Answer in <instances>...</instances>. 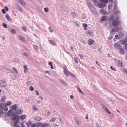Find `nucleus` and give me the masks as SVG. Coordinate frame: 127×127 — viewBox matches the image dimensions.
I'll use <instances>...</instances> for the list:
<instances>
[{
	"label": "nucleus",
	"instance_id": "obj_1",
	"mask_svg": "<svg viewBox=\"0 0 127 127\" xmlns=\"http://www.w3.org/2000/svg\"><path fill=\"white\" fill-rule=\"evenodd\" d=\"M17 113V111L16 112L14 113L12 115V120L14 122H15L16 120H19V117L18 116V113Z\"/></svg>",
	"mask_w": 127,
	"mask_h": 127
},
{
	"label": "nucleus",
	"instance_id": "obj_2",
	"mask_svg": "<svg viewBox=\"0 0 127 127\" xmlns=\"http://www.w3.org/2000/svg\"><path fill=\"white\" fill-rule=\"evenodd\" d=\"M0 85L2 87H4L7 85V83L4 79L0 80Z\"/></svg>",
	"mask_w": 127,
	"mask_h": 127
},
{
	"label": "nucleus",
	"instance_id": "obj_3",
	"mask_svg": "<svg viewBox=\"0 0 127 127\" xmlns=\"http://www.w3.org/2000/svg\"><path fill=\"white\" fill-rule=\"evenodd\" d=\"M94 5L96 6H97L99 8H102L105 6V5L104 4H101L99 3L98 1L96 0L95 2H94Z\"/></svg>",
	"mask_w": 127,
	"mask_h": 127
},
{
	"label": "nucleus",
	"instance_id": "obj_4",
	"mask_svg": "<svg viewBox=\"0 0 127 127\" xmlns=\"http://www.w3.org/2000/svg\"><path fill=\"white\" fill-rule=\"evenodd\" d=\"M64 73L66 76H68L70 73V72L68 70L67 67L65 65H64Z\"/></svg>",
	"mask_w": 127,
	"mask_h": 127
},
{
	"label": "nucleus",
	"instance_id": "obj_5",
	"mask_svg": "<svg viewBox=\"0 0 127 127\" xmlns=\"http://www.w3.org/2000/svg\"><path fill=\"white\" fill-rule=\"evenodd\" d=\"M120 21H118L116 20H114L113 21L112 24L114 26H117L119 24Z\"/></svg>",
	"mask_w": 127,
	"mask_h": 127
},
{
	"label": "nucleus",
	"instance_id": "obj_6",
	"mask_svg": "<svg viewBox=\"0 0 127 127\" xmlns=\"http://www.w3.org/2000/svg\"><path fill=\"white\" fill-rule=\"evenodd\" d=\"M17 37L21 41H23L24 42H25V38L23 36H21L20 35H18Z\"/></svg>",
	"mask_w": 127,
	"mask_h": 127
},
{
	"label": "nucleus",
	"instance_id": "obj_7",
	"mask_svg": "<svg viewBox=\"0 0 127 127\" xmlns=\"http://www.w3.org/2000/svg\"><path fill=\"white\" fill-rule=\"evenodd\" d=\"M102 108L106 112L108 113L109 114H111V113L109 111L108 109L104 105L102 104Z\"/></svg>",
	"mask_w": 127,
	"mask_h": 127
},
{
	"label": "nucleus",
	"instance_id": "obj_8",
	"mask_svg": "<svg viewBox=\"0 0 127 127\" xmlns=\"http://www.w3.org/2000/svg\"><path fill=\"white\" fill-rule=\"evenodd\" d=\"M13 110L11 109H10L8 111L7 115L8 114V116L9 117L13 115Z\"/></svg>",
	"mask_w": 127,
	"mask_h": 127
},
{
	"label": "nucleus",
	"instance_id": "obj_9",
	"mask_svg": "<svg viewBox=\"0 0 127 127\" xmlns=\"http://www.w3.org/2000/svg\"><path fill=\"white\" fill-rule=\"evenodd\" d=\"M40 125L41 127H46L48 126H49L50 124H49L47 123H45L42 124L41 123H40Z\"/></svg>",
	"mask_w": 127,
	"mask_h": 127
},
{
	"label": "nucleus",
	"instance_id": "obj_10",
	"mask_svg": "<svg viewBox=\"0 0 127 127\" xmlns=\"http://www.w3.org/2000/svg\"><path fill=\"white\" fill-rule=\"evenodd\" d=\"M121 45L118 43H115L114 44L115 48L117 49H120L121 47Z\"/></svg>",
	"mask_w": 127,
	"mask_h": 127
},
{
	"label": "nucleus",
	"instance_id": "obj_11",
	"mask_svg": "<svg viewBox=\"0 0 127 127\" xmlns=\"http://www.w3.org/2000/svg\"><path fill=\"white\" fill-rule=\"evenodd\" d=\"M15 121V122L14 123L13 126L14 127H17L19 125V124L20 123L19 120H16Z\"/></svg>",
	"mask_w": 127,
	"mask_h": 127
},
{
	"label": "nucleus",
	"instance_id": "obj_12",
	"mask_svg": "<svg viewBox=\"0 0 127 127\" xmlns=\"http://www.w3.org/2000/svg\"><path fill=\"white\" fill-rule=\"evenodd\" d=\"M90 9L94 13H95L96 12V9L93 6H91V7H89Z\"/></svg>",
	"mask_w": 127,
	"mask_h": 127
},
{
	"label": "nucleus",
	"instance_id": "obj_13",
	"mask_svg": "<svg viewBox=\"0 0 127 127\" xmlns=\"http://www.w3.org/2000/svg\"><path fill=\"white\" fill-rule=\"evenodd\" d=\"M74 120L75 122L78 125H79L81 124V122H80L77 119L76 117H75L74 119Z\"/></svg>",
	"mask_w": 127,
	"mask_h": 127
},
{
	"label": "nucleus",
	"instance_id": "obj_14",
	"mask_svg": "<svg viewBox=\"0 0 127 127\" xmlns=\"http://www.w3.org/2000/svg\"><path fill=\"white\" fill-rule=\"evenodd\" d=\"M20 4L22 6H25L26 5V3L23 0H18Z\"/></svg>",
	"mask_w": 127,
	"mask_h": 127
},
{
	"label": "nucleus",
	"instance_id": "obj_15",
	"mask_svg": "<svg viewBox=\"0 0 127 127\" xmlns=\"http://www.w3.org/2000/svg\"><path fill=\"white\" fill-rule=\"evenodd\" d=\"M42 118L38 117H35L33 118V120L35 121H38L41 120Z\"/></svg>",
	"mask_w": 127,
	"mask_h": 127
},
{
	"label": "nucleus",
	"instance_id": "obj_16",
	"mask_svg": "<svg viewBox=\"0 0 127 127\" xmlns=\"http://www.w3.org/2000/svg\"><path fill=\"white\" fill-rule=\"evenodd\" d=\"M109 1L112 2L113 0H109ZM108 0H100V2H102L104 3H107L108 2Z\"/></svg>",
	"mask_w": 127,
	"mask_h": 127
},
{
	"label": "nucleus",
	"instance_id": "obj_17",
	"mask_svg": "<svg viewBox=\"0 0 127 127\" xmlns=\"http://www.w3.org/2000/svg\"><path fill=\"white\" fill-rule=\"evenodd\" d=\"M119 51L120 52L121 54L123 55L124 53V51L123 48H120L119 49Z\"/></svg>",
	"mask_w": 127,
	"mask_h": 127
},
{
	"label": "nucleus",
	"instance_id": "obj_18",
	"mask_svg": "<svg viewBox=\"0 0 127 127\" xmlns=\"http://www.w3.org/2000/svg\"><path fill=\"white\" fill-rule=\"evenodd\" d=\"M94 42V41L93 40L90 39L89 40L88 42V44L89 45H91Z\"/></svg>",
	"mask_w": 127,
	"mask_h": 127
},
{
	"label": "nucleus",
	"instance_id": "obj_19",
	"mask_svg": "<svg viewBox=\"0 0 127 127\" xmlns=\"http://www.w3.org/2000/svg\"><path fill=\"white\" fill-rule=\"evenodd\" d=\"M17 113H18V114H21L23 112V111L21 109H18Z\"/></svg>",
	"mask_w": 127,
	"mask_h": 127
},
{
	"label": "nucleus",
	"instance_id": "obj_20",
	"mask_svg": "<svg viewBox=\"0 0 127 127\" xmlns=\"http://www.w3.org/2000/svg\"><path fill=\"white\" fill-rule=\"evenodd\" d=\"M17 6L18 7V9L21 12H22L23 11V9L21 8V7L19 5H17Z\"/></svg>",
	"mask_w": 127,
	"mask_h": 127
},
{
	"label": "nucleus",
	"instance_id": "obj_21",
	"mask_svg": "<svg viewBox=\"0 0 127 127\" xmlns=\"http://www.w3.org/2000/svg\"><path fill=\"white\" fill-rule=\"evenodd\" d=\"M117 62L118 63V65L119 66H122L123 65L122 63V62L120 60H118L117 61Z\"/></svg>",
	"mask_w": 127,
	"mask_h": 127
},
{
	"label": "nucleus",
	"instance_id": "obj_22",
	"mask_svg": "<svg viewBox=\"0 0 127 127\" xmlns=\"http://www.w3.org/2000/svg\"><path fill=\"white\" fill-rule=\"evenodd\" d=\"M6 19L9 21H12L11 19L9 17L8 14H6Z\"/></svg>",
	"mask_w": 127,
	"mask_h": 127
},
{
	"label": "nucleus",
	"instance_id": "obj_23",
	"mask_svg": "<svg viewBox=\"0 0 127 127\" xmlns=\"http://www.w3.org/2000/svg\"><path fill=\"white\" fill-rule=\"evenodd\" d=\"M123 45L127 44V37H126L124 41H123L122 42Z\"/></svg>",
	"mask_w": 127,
	"mask_h": 127
},
{
	"label": "nucleus",
	"instance_id": "obj_24",
	"mask_svg": "<svg viewBox=\"0 0 127 127\" xmlns=\"http://www.w3.org/2000/svg\"><path fill=\"white\" fill-rule=\"evenodd\" d=\"M59 80L63 85H66V82L65 81L61 79H59Z\"/></svg>",
	"mask_w": 127,
	"mask_h": 127
},
{
	"label": "nucleus",
	"instance_id": "obj_25",
	"mask_svg": "<svg viewBox=\"0 0 127 127\" xmlns=\"http://www.w3.org/2000/svg\"><path fill=\"white\" fill-rule=\"evenodd\" d=\"M12 103V102L10 101H8L5 104V107H6L7 106H9Z\"/></svg>",
	"mask_w": 127,
	"mask_h": 127
},
{
	"label": "nucleus",
	"instance_id": "obj_26",
	"mask_svg": "<svg viewBox=\"0 0 127 127\" xmlns=\"http://www.w3.org/2000/svg\"><path fill=\"white\" fill-rule=\"evenodd\" d=\"M6 96L5 95H3L2 97L1 101L2 102H4L5 101L6 99Z\"/></svg>",
	"mask_w": 127,
	"mask_h": 127
},
{
	"label": "nucleus",
	"instance_id": "obj_27",
	"mask_svg": "<svg viewBox=\"0 0 127 127\" xmlns=\"http://www.w3.org/2000/svg\"><path fill=\"white\" fill-rule=\"evenodd\" d=\"M32 123V122L31 121H29L26 123V124L27 125L28 127H29V126H30L31 125Z\"/></svg>",
	"mask_w": 127,
	"mask_h": 127
},
{
	"label": "nucleus",
	"instance_id": "obj_28",
	"mask_svg": "<svg viewBox=\"0 0 127 127\" xmlns=\"http://www.w3.org/2000/svg\"><path fill=\"white\" fill-rule=\"evenodd\" d=\"M77 89L82 94L84 95V93L83 92H82L81 90V89L78 87H77Z\"/></svg>",
	"mask_w": 127,
	"mask_h": 127
},
{
	"label": "nucleus",
	"instance_id": "obj_29",
	"mask_svg": "<svg viewBox=\"0 0 127 127\" xmlns=\"http://www.w3.org/2000/svg\"><path fill=\"white\" fill-rule=\"evenodd\" d=\"M72 16L73 17L75 18L77 16V14L75 12H72L71 14Z\"/></svg>",
	"mask_w": 127,
	"mask_h": 127
},
{
	"label": "nucleus",
	"instance_id": "obj_30",
	"mask_svg": "<svg viewBox=\"0 0 127 127\" xmlns=\"http://www.w3.org/2000/svg\"><path fill=\"white\" fill-rule=\"evenodd\" d=\"M12 109L15 110H16L17 109V106L16 104L14 105L12 107Z\"/></svg>",
	"mask_w": 127,
	"mask_h": 127
},
{
	"label": "nucleus",
	"instance_id": "obj_31",
	"mask_svg": "<svg viewBox=\"0 0 127 127\" xmlns=\"http://www.w3.org/2000/svg\"><path fill=\"white\" fill-rule=\"evenodd\" d=\"M88 32L89 34L90 35L92 36L93 35V33L92 32V31L91 30H89L88 31Z\"/></svg>",
	"mask_w": 127,
	"mask_h": 127
},
{
	"label": "nucleus",
	"instance_id": "obj_32",
	"mask_svg": "<svg viewBox=\"0 0 127 127\" xmlns=\"http://www.w3.org/2000/svg\"><path fill=\"white\" fill-rule=\"evenodd\" d=\"M106 20V17L105 16H102L101 19V20L103 21H105Z\"/></svg>",
	"mask_w": 127,
	"mask_h": 127
},
{
	"label": "nucleus",
	"instance_id": "obj_33",
	"mask_svg": "<svg viewBox=\"0 0 127 127\" xmlns=\"http://www.w3.org/2000/svg\"><path fill=\"white\" fill-rule=\"evenodd\" d=\"M26 116L25 115H22L20 117V119L22 120L25 119L26 118Z\"/></svg>",
	"mask_w": 127,
	"mask_h": 127
},
{
	"label": "nucleus",
	"instance_id": "obj_34",
	"mask_svg": "<svg viewBox=\"0 0 127 127\" xmlns=\"http://www.w3.org/2000/svg\"><path fill=\"white\" fill-rule=\"evenodd\" d=\"M116 31V32H118L119 31L121 30V28L119 27H117L115 29Z\"/></svg>",
	"mask_w": 127,
	"mask_h": 127
},
{
	"label": "nucleus",
	"instance_id": "obj_35",
	"mask_svg": "<svg viewBox=\"0 0 127 127\" xmlns=\"http://www.w3.org/2000/svg\"><path fill=\"white\" fill-rule=\"evenodd\" d=\"M33 47L34 49L36 50L38 49V47L36 45H34L33 46Z\"/></svg>",
	"mask_w": 127,
	"mask_h": 127
},
{
	"label": "nucleus",
	"instance_id": "obj_36",
	"mask_svg": "<svg viewBox=\"0 0 127 127\" xmlns=\"http://www.w3.org/2000/svg\"><path fill=\"white\" fill-rule=\"evenodd\" d=\"M83 26L84 29L85 30H87V29H86V28H87V25L86 24H84L83 25Z\"/></svg>",
	"mask_w": 127,
	"mask_h": 127
},
{
	"label": "nucleus",
	"instance_id": "obj_37",
	"mask_svg": "<svg viewBox=\"0 0 127 127\" xmlns=\"http://www.w3.org/2000/svg\"><path fill=\"white\" fill-rule=\"evenodd\" d=\"M119 11L118 10H116L114 12V13L116 15H117L119 13Z\"/></svg>",
	"mask_w": 127,
	"mask_h": 127
},
{
	"label": "nucleus",
	"instance_id": "obj_38",
	"mask_svg": "<svg viewBox=\"0 0 127 127\" xmlns=\"http://www.w3.org/2000/svg\"><path fill=\"white\" fill-rule=\"evenodd\" d=\"M100 12L102 14H105V11L104 10H101L100 11Z\"/></svg>",
	"mask_w": 127,
	"mask_h": 127
},
{
	"label": "nucleus",
	"instance_id": "obj_39",
	"mask_svg": "<svg viewBox=\"0 0 127 127\" xmlns=\"http://www.w3.org/2000/svg\"><path fill=\"white\" fill-rule=\"evenodd\" d=\"M11 32L14 33H16V32L15 30L13 29H11Z\"/></svg>",
	"mask_w": 127,
	"mask_h": 127
},
{
	"label": "nucleus",
	"instance_id": "obj_40",
	"mask_svg": "<svg viewBox=\"0 0 127 127\" xmlns=\"http://www.w3.org/2000/svg\"><path fill=\"white\" fill-rule=\"evenodd\" d=\"M115 30L114 29H112L110 31V32L111 33H114L115 32Z\"/></svg>",
	"mask_w": 127,
	"mask_h": 127
},
{
	"label": "nucleus",
	"instance_id": "obj_41",
	"mask_svg": "<svg viewBox=\"0 0 127 127\" xmlns=\"http://www.w3.org/2000/svg\"><path fill=\"white\" fill-rule=\"evenodd\" d=\"M56 120V118H52L50 120V121L51 122H53L55 121Z\"/></svg>",
	"mask_w": 127,
	"mask_h": 127
},
{
	"label": "nucleus",
	"instance_id": "obj_42",
	"mask_svg": "<svg viewBox=\"0 0 127 127\" xmlns=\"http://www.w3.org/2000/svg\"><path fill=\"white\" fill-rule=\"evenodd\" d=\"M49 41L50 43H52L53 45L55 44V42L53 41L50 40H49Z\"/></svg>",
	"mask_w": 127,
	"mask_h": 127
},
{
	"label": "nucleus",
	"instance_id": "obj_43",
	"mask_svg": "<svg viewBox=\"0 0 127 127\" xmlns=\"http://www.w3.org/2000/svg\"><path fill=\"white\" fill-rule=\"evenodd\" d=\"M2 25L3 26V27L5 28H6L7 27V25L6 24L4 23H3L2 24Z\"/></svg>",
	"mask_w": 127,
	"mask_h": 127
},
{
	"label": "nucleus",
	"instance_id": "obj_44",
	"mask_svg": "<svg viewBox=\"0 0 127 127\" xmlns=\"http://www.w3.org/2000/svg\"><path fill=\"white\" fill-rule=\"evenodd\" d=\"M4 9H5L7 12L8 11L9 9L7 6H5L4 7Z\"/></svg>",
	"mask_w": 127,
	"mask_h": 127
},
{
	"label": "nucleus",
	"instance_id": "obj_45",
	"mask_svg": "<svg viewBox=\"0 0 127 127\" xmlns=\"http://www.w3.org/2000/svg\"><path fill=\"white\" fill-rule=\"evenodd\" d=\"M31 84V81H28L27 82V83H26L27 85L28 86H30Z\"/></svg>",
	"mask_w": 127,
	"mask_h": 127
},
{
	"label": "nucleus",
	"instance_id": "obj_46",
	"mask_svg": "<svg viewBox=\"0 0 127 127\" xmlns=\"http://www.w3.org/2000/svg\"><path fill=\"white\" fill-rule=\"evenodd\" d=\"M44 11L46 13L48 12V10L47 8H44Z\"/></svg>",
	"mask_w": 127,
	"mask_h": 127
},
{
	"label": "nucleus",
	"instance_id": "obj_47",
	"mask_svg": "<svg viewBox=\"0 0 127 127\" xmlns=\"http://www.w3.org/2000/svg\"><path fill=\"white\" fill-rule=\"evenodd\" d=\"M12 69L14 70L17 73H18V71L17 69L15 67H13L12 68Z\"/></svg>",
	"mask_w": 127,
	"mask_h": 127
},
{
	"label": "nucleus",
	"instance_id": "obj_48",
	"mask_svg": "<svg viewBox=\"0 0 127 127\" xmlns=\"http://www.w3.org/2000/svg\"><path fill=\"white\" fill-rule=\"evenodd\" d=\"M110 68H111V69H112V70H114V71H116V69H115V68H114V67H113V66H111L110 67Z\"/></svg>",
	"mask_w": 127,
	"mask_h": 127
},
{
	"label": "nucleus",
	"instance_id": "obj_49",
	"mask_svg": "<svg viewBox=\"0 0 127 127\" xmlns=\"http://www.w3.org/2000/svg\"><path fill=\"white\" fill-rule=\"evenodd\" d=\"M1 11L3 14H5L6 13V12L4 9H1Z\"/></svg>",
	"mask_w": 127,
	"mask_h": 127
},
{
	"label": "nucleus",
	"instance_id": "obj_50",
	"mask_svg": "<svg viewBox=\"0 0 127 127\" xmlns=\"http://www.w3.org/2000/svg\"><path fill=\"white\" fill-rule=\"evenodd\" d=\"M22 29L25 32H26V28L25 27H22Z\"/></svg>",
	"mask_w": 127,
	"mask_h": 127
},
{
	"label": "nucleus",
	"instance_id": "obj_51",
	"mask_svg": "<svg viewBox=\"0 0 127 127\" xmlns=\"http://www.w3.org/2000/svg\"><path fill=\"white\" fill-rule=\"evenodd\" d=\"M30 90L31 91H33L34 90V88L32 87V86H31L30 87Z\"/></svg>",
	"mask_w": 127,
	"mask_h": 127
},
{
	"label": "nucleus",
	"instance_id": "obj_52",
	"mask_svg": "<svg viewBox=\"0 0 127 127\" xmlns=\"http://www.w3.org/2000/svg\"><path fill=\"white\" fill-rule=\"evenodd\" d=\"M78 55L80 57L81 59H83V56L81 54H79Z\"/></svg>",
	"mask_w": 127,
	"mask_h": 127
},
{
	"label": "nucleus",
	"instance_id": "obj_53",
	"mask_svg": "<svg viewBox=\"0 0 127 127\" xmlns=\"http://www.w3.org/2000/svg\"><path fill=\"white\" fill-rule=\"evenodd\" d=\"M73 22L74 23V24H76V25L77 26L79 27V24L77 23L76 22Z\"/></svg>",
	"mask_w": 127,
	"mask_h": 127
},
{
	"label": "nucleus",
	"instance_id": "obj_54",
	"mask_svg": "<svg viewBox=\"0 0 127 127\" xmlns=\"http://www.w3.org/2000/svg\"><path fill=\"white\" fill-rule=\"evenodd\" d=\"M23 54L26 57H27L28 56V54L26 53L25 52Z\"/></svg>",
	"mask_w": 127,
	"mask_h": 127
},
{
	"label": "nucleus",
	"instance_id": "obj_55",
	"mask_svg": "<svg viewBox=\"0 0 127 127\" xmlns=\"http://www.w3.org/2000/svg\"><path fill=\"white\" fill-rule=\"evenodd\" d=\"M74 60L77 63H78V62L77 61V59L76 58L74 57Z\"/></svg>",
	"mask_w": 127,
	"mask_h": 127
},
{
	"label": "nucleus",
	"instance_id": "obj_56",
	"mask_svg": "<svg viewBox=\"0 0 127 127\" xmlns=\"http://www.w3.org/2000/svg\"><path fill=\"white\" fill-rule=\"evenodd\" d=\"M117 9V7L116 5H115L114 6V8L113 9L114 10H116Z\"/></svg>",
	"mask_w": 127,
	"mask_h": 127
},
{
	"label": "nucleus",
	"instance_id": "obj_57",
	"mask_svg": "<svg viewBox=\"0 0 127 127\" xmlns=\"http://www.w3.org/2000/svg\"><path fill=\"white\" fill-rule=\"evenodd\" d=\"M36 125L35 124H33L31 126V127H35V126Z\"/></svg>",
	"mask_w": 127,
	"mask_h": 127
},
{
	"label": "nucleus",
	"instance_id": "obj_58",
	"mask_svg": "<svg viewBox=\"0 0 127 127\" xmlns=\"http://www.w3.org/2000/svg\"><path fill=\"white\" fill-rule=\"evenodd\" d=\"M113 37V36H110L108 37V39H111Z\"/></svg>",
	"mask_w": 127,
	"mask_h": 127
},
{
	"label": "nucleus",
	"instance_id": "obj_59",
	"mask_svg": "<svg viewBox=\"0 0 127 127\" xmlns=\"http://www.w3.org/2000/svg\"><path fill=\"white\" fill-rule=\"evenodd\" d=\"M24 72L25 73H27V72H28V69H25V70H24Z\"/></svg>",
	"mask_w": 127,
	"mask_h": 127
},
{
	"label": "nucleus",
	"instance_id": "obj_60",
	"mask_svg": "<svg viewBox=\"0 0 127 127\" xmlns=\"http://www.w3.org/2000/svg\"><path fill=\"white\" fill-rule=\"evenodd\" d=\"M115 37L116 39H118L119 38V37L117 35H115Z\"/></svg>",
	"mask_w": 127,
	"mask_h": 127
},
{
	"label": "nucleus",
	"instance_id": "obj_61",
	"mask_svg": "<svg viewBox=\"0 0 127 127\" xmlns=\"http://www.w3.org/2000/svg\"><path fill=\"white\" fill-rule=\"evenodd\" d=\"M125 49L127 51V44H125Z\"/></svg>",
	"mask_w": 127,
	"mask_h": 127
},
{
	"label": "nucleus",
	"instance_id": "obj_62",
	"mask_svg": "<svg viewBox=\"0 0 127 127\" xmlns=\"http://www.w3.org/2000/svg\"><path fill=\"white\" fill-rule=\"evenodd\" d=\"M81 42L84 44L86 43L83 40H81Z\"/></svg>",
	"mask_w": 127,
	"mask_h": 127
},
{
	"label": "nucleus",
	"instance_id": "obj_63",
	"mask_svg": "<svg viewBox=\"0 0 127 127\" xmlns=\"http://www.w3.org/2000/svg\"><path fill=\"white\" fill-rule=\"evenodd\" d=\"M36 95H39V93L38 92V91H36Z\"/></svg>",
	"mask_w": 127,
	"mask_h": 127
},
{
	"label": "nucleus",
	"instance_id": "obj_64",
	"mask_svg": "<svg viewBox=\"0 0 127 127\" xmlns=\"http://www.w3.org/2000/svg\"><path fill=\"white\" fill-rule=\"evenodd\" d=\"M23 67L25 69H28L27 68V66L26 65H25L24 66H23Z\"/></svg>",
	"mask_w": 127,
	"mask_h": 127
}]
</instances>
